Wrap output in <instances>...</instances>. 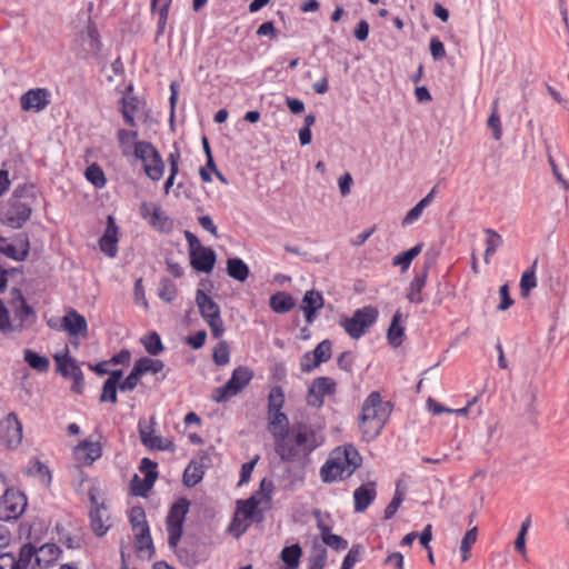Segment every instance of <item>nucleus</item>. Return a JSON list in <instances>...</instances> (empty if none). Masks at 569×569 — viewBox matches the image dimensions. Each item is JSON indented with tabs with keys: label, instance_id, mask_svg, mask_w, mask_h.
<instances>
[{
	"label": "nucleus",
	"instance_id": "nucleus-61",
	"mask_svg": "<svg viewBox=\"0 0 569 569\" xmlns=\"http://www.w3.org/2000/svg\"><path fill=\"white\" fill-rule=\"evenodd\" d=\"M360 546H352L342 561L341 569H352L353 566L360 560Z\"/></svg>",
	"mask_w": 569,
	"mask_h": 569
},
{
	"label": "nucleus",
	"instance_id": "nucleus-41",
	"mask_svg": "<svg viewBox=\"0 0 569 569\" xmlns=\"http://www.w3.org/2000/svg\"><path fill=\"white\" fill-rule=\"evenodd\" d=\"M485 233L487 236L486 239V251H485V262H489V257L492 256L503 243L501 236L493 229H485Z\"/></svg>",
	"mask_w": 569,
	"mask_h": 569
},
{
	"label": "nucleus",
	"instance_id": "nucleus-59",
	"mask_svg": "<svg viewBox=\"0 0 569 569\" xmlns=\"http://www.w3.org/2000/svg\"><path fill=\"white\" fill-rule=\"evenodd\" d=\"M425 208H427V207L419 201L413 208H411L407 212V214L402 219V221H401L402 227H407V226L415 223L421 217Z\"/></svg>",
	"mask_w": 569,
	"mask_h": 569
},
{
	"label": "nucleus",
	"instance_id": "nucleus-20",
	"mask_svg": "<svg viewBox=\"0 0 569 569\" xmlns=\"http://www.w3.org/2000/svg\"><path fill=\"white\" fill-rule=\"evenodd\" d=\"M34 556V547L23 545L17 556L7 552L0 555V569H28Z\"/></svg>",
	"mask_w": 569,
	"mask_h": 569
},
{
	"label": "nucleus",
	"instance_id": "nucleus-24",
	"mask_svg": "<svg viewBox=\"0 0 569 569\" xmlns=\"http://www.w3.org/2000/svg\"><path fill=\"white\" fill-rule=\"evenodd\" d=\"M190 262L194 270L208 273L214 267L216 253L208 247L198 248L190 252Z\"/></svg>",
	"mask_w": 569,
	"mask_h": 569
},
{
	"label": "nucleus",
	"instance_id": "nucleus-7",
	"mask_svg": "<svg viewBox=\"0 0 569 569\" xmlns=\"http://www.w3.org/2000/svg\"><path fill=\"white\" fill-rule=\"evenodd\" d=\"M134 156L143 163L144 173L152 180L163 177L164 162L159 151L150 142H136Z\"/></svg>",
	"mask_w": 569,
	"mask_h": 569
},
{
	"label": "nucleus",
	"instance_id": "nucleus-27",
	"mask_svg": "<svg viewBox=\"0 0 569 569\" xmlns=\"http://www.w3.org/2000/svg\"><path fill=\"white\" fill-rule=\"evenodd\" d=\"M61 553L60 548L56 543H44L40 548H34L36 563L38 568L32 569H46L56 562Z\"/></svg>",
	"mask_w": 569,
	"mask_h": 569
},
{
	"label": "nucleus",
	"instance_id": "nucleus-60",
	"mask_svg": "<svg viewBox=\"0 0 569 569\" xmlns=\"http://www.w3.org/2000/svg\"><path fill=\"white\" fill-rule=\"evenodd\" d=\"M89 482L88 476L80 468H74L73 470V479L72 483L78 492H83L86 490V485ZM92 485L88 486L87 491Z\"/></svg>",
	"mask_w": 569,
	"mask_h": 569
},
{
	"label": "nucleus",
	"instance_id": "nucleus-21",
	"mask_svg": "<svg viewBox=\"0 0 569 569\" xmlns=\"http://www.w3.org/2000/svg\"><path fill=\"white\" fill-rule=\"evenodd\" d=\"M209 461L210 459L206 455L199 456L198 458L191 460L188 467L184 469L182 477L183 483L187 487H194L198 485L204 476V471L209 466Z\"/></svg>",
	"mask_w": 569,
	"mask_h": 569
},
{
	"label": "nucleus",
	"instance_id": "nucleus-46",
	"mask_svg": "<svg viewBox=\"0 0 569 569\" xmlns=\"http://www.w3.org/2000/svg\"><path fill=\"white\" fill-rule=\"evenodd\" d=\"M284 406V392L281 387H272L268 395V412L282 411Z\"/></svg>",
	"mask_w": 569,
	"mask_h": 569
},
{
	"label": "nucleus",
	"instance_id": "nucleus-49",
	"mask_svg": "<svg viewBox=\"0 0 569 569\" xmlns=\"http://www.w3.org/2000/svg\"><path fill=\"white\" fill-rule=\"evenodd\" d=\"M130 522H131L133 532L134 531H144V532L148 531L149 526L147 523L146 515H144V511L142 508L134 507L131 509Z\"/></svg>",
	"mask_w": 569,
	"mask_h": 569
},
{
	"label": "nucleus",
	"instance_id": "nucleus-8",
	"mask_svg": "<svg viewBox=\"0 0 569 569\" xmlns=\"http://www.w3.org/2000/svg\"><path fill=\"white\" fill-rule=\"evenodd\" d=\"M190 503L186 498L178 499L170 508L167 516L168 543L176 548L182 536V528Z\"/></svg>",
	"mask_w": 569,
	"mask_h": 569
},
{
	"label": "nucleus",
	"instance_id": "nucleus-51",
	"mask_svg": "<svg viewBox=\"0 0 569 569\" xmlns=\"http://www.w3.org/2000/svg\"><path fill=\"white\" fill-rule=\"evenodd\" d=\"M331 347L332 345L330 340H322L312 351L313 359H316L313 365L320 366L322 362L328 361L331 358Z\"/></svg>",
	"mask_w": 569,
	"mask_h": 569
},
{
	"label": "nucleus",
	"instance_id": "nucleus-54",
	"mask_svg": "<svg viewBox=\"0 0 569 569\" xmlns=\"http://www.w3.org/2000/svg\"><path fill=\"white\" fill-rule=\"evenodd\" d=\"M136 537V548L140 552H147L149 556L153 552V545L150 537L149 530L144 531H134Z\"/></svg>",
	"mask_w": 569,
	"mask_h": 569
},
{
	"label": "nucleus",
	"instance_id": "nucleus-56",
	"mask_svg": "<svg viewBox=\"0 0 569 569\" xmlns=\"http://www.w3.org/2000/svg\"><path fill=\"white\" fill-rule=\"evenodd\" d=\"M405 338V327L401 325V313H393V348L399 347Z\"/></svg>",
	"mask_w": 569,
	"mask_h": 569
},
{
	"label": "nucleus",
	"instance_id": "nucleus-3",
	"mask_svg": "<svg viewBox=\"0 0 569 569\" xmlns=\"http://www.w3.org/2000/svg\"><path fill=\"white\" fill-rule=\"evenodd\" d=\"M34 202L32 187H18L1 208L2 223L12 229L21 228L29 220Z\"/></svg>",
	"mask_w": 569,
	"mask_h": 569
},
{
	"label": "nucleus",
	"instance_id": "nucleus-17",
	"mask_svg": "<svg viewBox=\"0 0 569 569\" xmlns=\"http://www.w3.org/2000/svg\"><path fill=\"white\" fill-rule=\"evenodd\" d=\"M156 468L157 463L150 459L143 458L141 460L140 471L144 473V478L140 479L138 475L133 476L131 480V490L133 495L144 496L147 491L153 487L154 481L158 478Z\"/></svg>",
	"mask_w": 569,
	"mask_h": 569
},
{
	"label": "nucleus",
	"instance_id": "nucleus-53",
	"mask_svg": "<svg viewBox=\"0 0 569 569\" xmlns=\"http://www.w3.org/2000/svg\"><path fill=\"white\" fill-rule=\"evenodd\" d=\"M86 178L96 187L102 188L106 184V177L98 164H91L86 169Z\"/></svg>",
	"mask_w": 569,
	"mask_h": 569
},
{
	"label": "nucleus",
	"instance_id": "nucleus-45",
	"mask_svg": "<svg viewBox=\"0 0 569 569\" xmlns=\"http://www.w3.org/2000/svg\"><path fill=\"white\" fill-rule=\"evenodd\" d=\"M24 360L32 369L39 372L48 371L50 366L48 358L29 349L24 351Z\"/></svg>",
	"mask_w": 569,
	"mask_h": 569
},
{
	"label": "nucleus",
	"instance_id": "nucleus-31",
	"mask_svg": "<svg viewBox=\"0 0 569 569\" xmlns=\"http://www.w3.org/2000/svg\"><path fill=\"white\" fill-rule=\"evenodd\" d=\"M376 498V487L373 482L360 486L353 492L355 511L363 512Z\"/></svg>",
	"mask_w": 569,
	"mask_h": 569
},
{
	"label": "nucleus",
	"instance_id": "nucleus-38",
	"mask_svg": "<svg viewBox=\"0 0 569 569\" xmlns=\"http://www.w3.org/2000/svg\"><path fill=\"white\" fill-rule=\"evenodd\" d=\"M538 259H535L531 267L526 270L520 279V293L523 298L528 297L530 291L537 287L536 268Z\"/></svg>",
	"mask_w": 569,
	"mask_h": 569
},
{
	"label": "nucleus",
	"instance_id": "nucleus-5",
	"mask_svg": "<svg viewBox=\"0 0 569 569\" xmlns=\"http://www.w3.org/2000/svg\"><path fill=\"white\" fill-rule=\"evenodd\" d=\"M253 372L248 367L240 366L236 368L229 380L212 392V400L217 403L226 402L230 398L241 392L252 380Z\"/></svg>",
	"mask_w": 569,
	"mask_h": 569
},
{
	"label": "nucleus",
	"instance_id": "nucleus-34",
	"mask_svg": "<svg viewBox=\"0 0 569 569\" xmlns=\"http://www.w3.org/2000/svg\"><path fill=\"white\" fill-rule=\"evenodd\" d=\"M318 529L321 533L322 541L335 550H343L347 548L348 542L342 537L331 533L330 528L321 520L318 521Z\"/></svg>",
	"mask_w": 569,
	"mask_h": 569
},
{
	"label": "nucleus",
	"instance_id": "nucleus-11",
	"mask_svg": "<svg viewBox=\"0 0 569 569\" xmlns=\"http://www.w3.org/2000/svg\"><path fill=\"white\" fill-rule=\"evenodd\" d=\"M260 503L261 500L257 499V495L237 502V511L230 526L234 537H240L248 529Z\"/></svg>",
	"mask_w": 569,
	"mask_h": 569
},
{
	"label": "nucleus",
	"instance_id": "nucleus-52",
	"mask_svg": "<svg viewBox=\"0 0 569 569\" xmlns=\"http://www.w3.org/2000/svg\"><path fill=\"white\" fill-rule=\"evenodd\" d=\"M478 536L477 527L471 528L466 532L461 540L460 551L462 555V561H467L470 558V549L472 545L476 542Z\"/></svg>",
	"mask_w": 569,
	"mask_h": 569
},
{
	"label": "nucleus",
	"instance_id": "nucleus-25",
	"mask_svg": "<svg viewBox=\"0 0 569 569\" xmlns=\"http://www.w3.org/2000/svg\"><path fill=\"white\" fill-rule=\"evenodd\" d=\"M117 243H118V227L116 224L113 217L108 216L106 231L99 241L100 249L108 257L113 258L118 252Z\"/></svg>",
	"mask_w": 569,
	"mask_h": 569
},
{
	"label": "nucleus",
	"instance_id": "nucleus-44",
	"mask_svg": "<svg viewBox=\"0 0 569 569\" xmlns=\"http://www.w3.org/2000/svg\"><path fill=\"white\" fill-rule=\"evenodd\" d=\"M301 556L302 549L298 543L284 547L280 555L281 560L291 568H298Z\"/></svg>",
	"mask_w": 569,
	"mask_h": 569
},
{
	"label": "nucleus",
	"instance_id": "nucleus-26",
	"mask_svg": "<svg viewBox=\"0 0 569 569\" xmlns=\"http://www.w3.org/2000/svg\"><path fill=\"white\" fill-rule=\"evenodd\" d=\"M62 328L68 331L70 336H80L86 338L88 335L86 318L73 309L68 311L62 318Z\"/></svg>",
	"mask_w": 569,
	"mask_h": 569
},
{
	"label": "nucleus",
	"instance_id": "nucleus-19",
	"mask_svg": "<svg viewBox=\"0 0 569 569\" xmlns=\"http://www.w3.org/2000/svg\"><path fill=\"white\" fill-rule=\"evenodd\" d=\"M51 102V93L46 88L30 89L20 98L21 109L28 112H40Z\"/></svg>",
	"mask_w": 569,
	"mask_h": 569
},
{
	"label": "nucleus",
	"instance_id": "nucleus-35",
	"mask_svg": "<svg viewBox=\"0 0 569 569\" xmlns=\"http://www.w3.org/2000/svg\"><path fill=\"white\" fill-rule=\"evenodd\" d=\"M227 273L229 277L243 282L249 277V268L240 258H229L227 260Z\"/></svg>",
	"mask_w": 569,
	"mask_h": 569
},
{
	"label": "nucleus",
	"instance_id": "nucleus-13",
	"mask_svg": "<svg viewBox=\"0 0 569 569\" xmlns=\"http://www.w3.org/2000/svg\"><path fill=\"white\" fill-rule=\"evenodd\" d=\"M27 508V497L14 489H7L0 497V520L18 519Z\"/></svg>",
	"mask_w": 569,
	"mask_h": 569
},
{
	"label": "nucleus",
	"instance_id": "nucleus-32",
	"mask_svg": "<svg viewBox=\"0 0 569 569\" xmlns=\"http://www.w3.org/2000/svg\"><path fill=\"white\" fill-rule=\"evenodd\" d=\"M268 429L272 437H278L289 431V421L282 411L268 412Z\"/></svg>",
	"mask_w": 569,
	"mask_h": 569
},
{
	"label": "nucleus",
	"instance_id": "nucleus-58",
	"mask_svg": "<svg viewBox=\"0 0 569 569\" xmlns=\"http://www.w3.org/2000/svg\"><path fill=\"white\" fill-rule=\"evenodd\" d=\"M0 331L6 335L14 331L13 323L10 320L9 311L1 300H0Z\"/></svg>",
	"mask_w": 569,
	"mask_h": 569
},
{
	"label": "nucleus",
	"instance_id": "nucleus-63",
	"mask_svg": "<svg viewBox=\"0 0 569 569\" xmlns=\"http://www.w3.org/2000/svg\"><path fill=\"white\" fill-rule=\"evenodd\" d=\"M529 526H530V520L526 519L522 522L520 530L518 532V536L515 540V549L521 553L526 552V535H527Z\"/></svg>",
	"mask_w": 569,
	"mask_h": 569
},
{
	"label": "nucleus",
	"instance_id": "nucleus-55",
	"mask_svg": "<svg viewBox=\"0 0 569 569\" xmlns=\"http://www.w3.org/2000/svg\"><path fill=\"white\" fill-rule=\"evenodd\" d=\"M213 360L219 366H224L230 360L229 347L226 341H220L213 351Z\"/></svg>",
	"mask_w": 569,
	"mask_h": 569
},
{
	"label": "nucleus",
	"instance_id": "nucleus-43",
	"mask_svg": "<svg viewBox=\"0 0 569 569\" xmlns=\"http://www.w3.org/2000/svg\"><path fill=\"white\" fill-rule=\"evenodd\" d=\"M117 138L119 141V146L122 149V153L124 156H127L131 151L132 148L134 149L136 142H139L137 140L138 132L134 130L120 129L117 132Z\"/></svg>",
	"mask_w": 569,
	"mask_h": 569
},
{
	"label": "nucleus",
	"instance_id": "nucleus-16",
	"mask_svg": "<svg viewBox=\"0 0 569 569\" xmlns=\"http://www.w3.org/2000/svg\"><path fill=\"white\" fill-rule=\"evenodd\" d=\"M436 263V256L427 252L425 254V262L420 272H418L410 282L407 299L411 303H421L425 301L422 289L426 287L427 277L430 268Z\"/></svg>",
	"mask_w": 569,
	"mask_h": 569
},
{
	"label": "nucleus",
	"instance_id": "nucleus-62",
	"mask_svg": "<svg viewBox=\"0 0 569 569\" xmlns=\"http://www.w3.org/2000/svg\"><path fill=\"white\" fill-rule=\"evenodd\" d=\"M140 377L141 375L133 366L128 377L119 385V389L121 391H132L137 387Z\"/></svg>",
	"mask_w": 569,
	"mask_h": 569
},
{
	"label": "nucleus",
	"instance_id": "nucleus-9",
	"mask_svg": "<svg viewBox=\"0 0 569 569\" xmlns=\"http://www.w3.org/2000/svg\"><path fill=\"white\" fill-rule=\"evenodd\" d=\"M377 318L376 309L365 307L357 310L351 317H346L340 320V326L353 339H359L369 327L373 325Z\"/></svg>",
	"mask_w": 569,
	"mask_h": 569
},
{
	"label": "nucleus",
	"instance_id": "nucleus-48",
	"mask_svg": "<svg viewBox=\"0 0 569 569\" xmlns=\"http://www.w3.org/2000/svg\"><path fill=\"white\" fill-rule=\"evenodd\" d=\"M146 351L151 356H157L163 350L160 336L156 332L149 333L141 339Z\"/></svg>",
	"mask_w": 569,
	"mask_h": 569
},
{
	"label": "nucleus",
	"instance_id": "nucleus-1",
	"mask_svg": "<svg viewBox=\"0 0 569 569\" xmlns=\"http://www.w3.org/2000/svg\"><path fill=\"white\" fill-rule=\"evenodd\" d=\"M273 439L274 451L283 461H295L301 455H309L319 445L315 431L306 425L295 426L291 431Z\"/></svg>",
	"mask_w": 569,
	"mask_h": 569
},
{
	"label": "nucleus",
	"instance_id": "nucleus-30",
	"mask_svg": "<svg viewBox=\"0 0 569 569\" xmlns=\"http://www.w3.org/2000/svg\"><path fill=\"white\" fill-rule=\"evenodd\" d=\"M140 213L143 219L148 220L152 227L158 229H162L168 221L161 207L152 202H142L140 204Z\"/></svg>",
	"mask_w": 569,
	"mask_h": 569
},
{
	"label": "nucleus",
	"instance_id": "nucleus-2",
	"mask_svg": "<svg viewBox=\"0 0 569 569\" xmlns=\"http://www.w3.org/2000/svg\"><path fill=\"white\" fill-rule=\"evenodd\" d=\"M361 456L353 446L338 447L331 451L321 467V480L330 483L346 479L361 465Z\"/></svg>",
	"mask_w": 569,
	"mask_h": 569
},
{
	"label": "nucleus",
	"instance_id": "nucleus-15",
	"mask_svg": "<svg viewBox=\"0 0 569 569\" xmlns=\"http://www.w3.org/2000/svg\"><path fill=\"white\" fill-rule=\"evenodd\" d=\"M54 361L57 363V371L63 378L71 379L73 381L72 390L77 393H80L83 388V373L80 367L77 365V361L69 357L68 353L56 355Z\"/></svg>",
	"mask_w": 569,
	"mask_h": 569
},
{
	"label": "nucleus",
	"instance_id": "nucleus-23",
	"mask_svg": "<svg viewBox=\"0 0 569 569\" xmlns=\"http://www.w3.org/2000/svg\"><path fill=\"white\" fill-rule=\"evenodd\" d=\"M102 455L101 445L98 441L83 440L73 449V456L82 465L90 466Z\"/></svg>",
	"mask_w": 569,
	"mask_h": 569
},
{
	"label": "nucleus",
	"instance_id": "nucleus-42",
	"mask_svg": "<svg viewBox=\"0 0 569 569\" xmlns=\"http://www.w3.org/2000/svg\"><path fill=\"white\" fill-rule=\"evenodd\" d=\"M134 367L137 371H139V373L142 376L148 372H160L163 369L164 363L159 359L142 357L136 361Z\"/></svg>",
	"mask_w": 569,
	"mask_h": 569
},
{
	"label": "nucleus",
	"instance_id": "nucleus-4",
	"mask_svg": "<svg viewBox=\"0 0 569 569\" xmlns=\"http://www.w3.org/2000/svg\"><path fill=\"white\" fill-rule=\"evenodd\" d=\"M387 420V412L383 408L379 392H371L365 400L361 415L359 418V427L365 439L376 438L382 430Z\"/></svg>",
	"mask_w": 569,
	"mask_h": 569
},
{
	"label": "nucleus",
	"instance_id": "nucleus-12",
	"mask_svg": "<svg viewBox=\"0 0 569 569\" xmlns=\"http://www.w3.org/2000/svg\"><path fill=\"white\" fill-rule=\"evenodd\" d=\"M99 489L91 486L88 490V496L91 502L90 522L91 528L97 536H103L111 526L110 516L107 507L98 499Z\"/></svg>",
	"mask_w": 569,
	"mask_h": 569
},
{
	"label": "nucleus",
	"instance_id": "nucleus-33",
	"mask_svg": "<svg viewBox=\"0 0 569 569\" xmlns=\"http://www.w3.org/2000/svg\"><path fill=\"white\" fill-rule=\"evenodd\" d=\"M81 41L86 56L96 57L99 54L101 43L98 31L93 26H88L86 33L81 36Z\"/></svg>",
	"mask_w": 569,
	"mask_h": 569
},
{
	"label": "nucleus",
	"instance_id": "nucleus-50",
	"mask_svg": "<svg viewBox=\"0 0 569 569\" xmlns=\"http://www.w3.org/2000/svg\"><path fill=\"white\" fill-rule=\"evenodd\" d=\"M177 293L178 290L172 280L164 278L160 281L158 295L161 300L171 302L176 299Z\"/></svg>",
	"mask_w": 569,
	"mask_h": 569
},
{
	"label": "nucleus",
	"instance_id": "nucleus-18",
	"mask_svg": "<svg viewBox=\"0 0 569 569\" xmlns=\"http://www.w3.org/2000/svg\"><path fill=\"white\" fill-rule=\"evenodd\" d=\"M336 391V382L329 377L316 378L310 385L307 393V403L311 407L320 408L323 405L326 396H331Z\"/></svg>",
	"mask_w": 569,
	"mask_h": 569
},
{
	"label": "nucleus",
	"instance_id": "nucleus-36",
	"mask_svg": "<svg viewBox=\"0 0 569 569\" xmlns=\"http://www.w3.org/2000/svg\"><path fill=\"white\" fill-rule=\"evenodd\" d=\"M141 102L134 97H124L121 100V113L124 119V122L134 127V114L139 111Z\"/></svg>",
	"mask_w": 569,
	"mask_h": 569
},
{
	"label": "nucleus",
	"instance_id": "nucleus-10",
	"mask_svg": "<svg viewBox=\"0 0 569 569\" xmlns=\"http://www.w3.org/2000/svg\"><path fill=\"white\" fill-rule=\"evenodd\" d=\"M156 426L157 422L153 417L139 420L138 429L141 443L150 450L174 451V443L167 438L158 436L156 433Z\"/></svg>",
	"mask_w": 569,
	"mask_h": 569
},
{
	"label": "nucleus",
	"instance_id": "nucleus-64",
	"mask_svg": "<svg viewBox=\"0 0 569 569\" xmlns=\"http://www.w3.org/2000/svg\"><path fill=\"white\" fill-rule=\"evenodd\" d=\"M430 53L436 61L442 60L446 57V49L443 43L438 37L430 39Z\"/></svg>",
	"mask_w": 569,
	"mask_h": 569
},
{
	"label": "nucleus",
	"instance_id": "nucleus-40",
	"mask_svg": "<svg viewBox=\"0 0 569 569\" xmlns=\"http://www.w3.org/2000/svg\"><path fill=\"white\" fill-rule=\"evenodd\" d=\"M410 476L401 475L396 482V490L393 493V515L397 512L403 502L410 486Z\"/></svg>",
	"mask_w": 569,
	"mask_h": 569
},
{
	"label": "nucleus",
	"instance_id": "nucleus-22",
	"mask_svg": "<svg viewBox=\"0 0 569 569\" xmlns=\"http://www.w3.org/2000/svg\"><path fill=\"white\" fill-rule=\"evenodd\" d=\"M29 240L27 237H19L17 243H11L7 238L0 237V252L16 261H23L29 254Z\"/></svg>",
	"mask_w": 569,
	"mask_h": 569
},
{
	"label": "nucleus",
	"instance_id": "nucleus-28",
	"mask_svg": "<svg viewBox=\"0 0 569 569\" xmlns=\"http://www.w3.org/2000/svg\"><path fill=\"white\" fill-rule=\"evenodd\" d=\"M13 293L17 295L19 306L14 310V317L19 320L18 325H13L14 331H20L27 326H31L34 322L36 313L33 309L27 305L23 296L19 290H13Z\"/></svg>",
	"mask_w": 569,
	"mask_h": 569
},
{
	"label": "nucleus",
	"instance_id": "nucleus-6",
	"mask_svg": "<svg viewBox=\"0 0 569 569\" xmlns=\"http://www.w3.org/2000/svg\"><path fill=\"white\" fill-rule=\"evenodd\" d=\"M196 303L212 336L220 338L224 332V327L218 303L201 289L196 292Z\"/></svg>",
	"mask_w": 569,
	"mask_h": 569
},
{
	"label": "nucleus",
	"instance_id": "nucleus-14",
	"mask_svg": "<svg viewBox=\"0 0 569 569\" xmlns=\"http://www.w3.org/2000/svg\"><path fill=\"white\" fill-rule=\"evenodd\" d=\"M22 425L14 412L0 421V442L8 449H16L22 441Z\"/></svg>",
	"mask_w": 569,
	"mask_h": 569
},
{
	"label": "nucleus",
	"instance_id": "nucleus-37",
	"mask_svg": "<svg viewBox=\"0 0 569 569\" xmlns=\"http://www.w3.org/2000/svg\"><path fill=\"white\" fill-rule=\"evenodd\" d=\"M295 307L293 298L287 292H277L270 297V308L278 313L290 311Z\"/></svg>",
	"mask_w": 569,
	"mask_h": 569
},
{
	"label": "nucleus",
	"instance_id": "nucleus-47",
	"mask_svg": "<svg viewBox=\"0 0 569 569\" xmlns=\"http://www.w3.org/2000/svg\"><path fill=\"white\" fill-rule=\"evenodd\" d=\"M488 128L492 131V137L495 140H500L502 136V128L500 116L498 113V100H495L492 103V111L487 121Z\"/></svg>",
	"mask_w": 569,
	"mask_h": 569
},
{
	"label": "nucleus",
	"instance_id": "nucleus-57",
	"mask_svg": "<svg viewBox=\"0 0 569 569\" xmlns=\"http://www.w3.org/2000/svg\"><path fill=\"white\" fill-rule=\"evenodd\" d=\"M119 386L111 382V381H108L106 380L104 383H103V387H102V392H101V396H100V401L102 402H111V403H116L117 402V388Z\"/></svg>",
	"mask_w": 569,
	"mask_h": 569
},
{
	"label": "nucleus",
	"instance_id": "nucleus-39",
	"mask_svg": "<svg viewBox=\"0 0 569 569\" xmlns=\"http://www.w3.org/2000/svg\"><path fill=\"white\" fill-rule=\"evenodd\" d=\"M423 243H417L415 247L406 250L393 258V266H399L402 271L408 270L412 260L422 251Z\"/></svg>",
	"mask_w": 569,
	"mask_h": 569
},
{
	"label": "nucleus",
	"instance_id": "nucleus-29",
	"mask_svg": "<svg viewBox=\"0 0 569 569\" xmlns=\"http://www.w3.org/2000/svg\"><path fill=\"white\" fill-rule=\"evenodd\" d=\"M323 307V297L319 291L309 290L305 293L301 301V309L305 312L306 321L311 323L315 315Z\"/></svg>",
	"mask_w": 569,
	"mask_h": 569
}]
</instances>
